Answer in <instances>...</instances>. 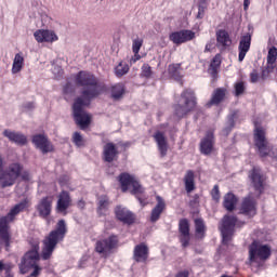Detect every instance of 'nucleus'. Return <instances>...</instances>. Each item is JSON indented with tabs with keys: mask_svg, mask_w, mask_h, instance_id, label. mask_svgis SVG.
<instances>
[{
	"mask_svg": "<svg viewBox=\"0 0 277 277\" xmlns=\"http://www.w3.org/2000/svg\"><path fill=\"white\" fill-rule=\"evenodd\" d=\"M75 83L82 88L81 97H77L72 105V116L76 124L85 131L92 124V115L88 114L83 107L90 105V101L103 94L105 85L101 84L98 78L90 71H79L75 76Z\"/></svg>",
	"mask_w": 277,
	"mask_h": 277,
	"instance_id": "1",
	"label": "nucleus"
},
{
	"mask_svg": "<svg viewBox=\"0 0 277 277\" xmlns=\"http://www.w3.org/2000/svg\"><path fill=\"white\" fill-rule=\"evenodd\" d=\"M66 233H68V227L66 226V221L62 219L56 223L55 228L42 240L41 255L39 242H35L32 249L23 255L21 263L18 264L21 274H27L31 267H36L40 258L42 261H49L51 256H53L57 243H62L66 238Z\"/></svg>",
	"mask_w": 277,
	"mask_h": 277,
	"instance_id": "2",
	"label": "nucleus"
},
{
	"mask_svg": "<svg viewBox=\"0 0 277 277\" xmlns=\"http://www.w3.org/2000/svg\"><path fill=\"white\" fill-rule=\"evenodd\" d=\"M27 209V200L16 203L6 215L0 217V239L4 242L6 252H10L12 246V235L10 234V224L16 220L18 213Z\"/></svg>",
	"mask_w": 277,
	"mask_h": 277,
	"instance_id": "3",
	"label": "nucleus"
},
{
	"mask_svg": "<svg viewBox=\"0 0 277 277\" xmlns=\"http://www.w3.org/2000/svg\"><path fill=\"white\" fill-rule=\"evenodd\" d=\"M3 156L0 155V187H13L16 185V181L23 176V170L25 167L21 162H12L8 167L3 168Z\"/></svg>",
	"mask_w": 277,
	"mask_h": 277,
	"instance_id": "4",
	"label": "nucleus"
},
{
	"mask_svg": "<svg viewBox=\"0 0 277 277\" xmlns=\"http://www.w3.org/2000/svg\"><path fill=\"white\" fill-rule=\"evenodd\" d=\"M181 98L184 101V105L175 104L174 105V116L182 120V118H186L192 111L196 110L198 107V97H196V92L192 89H185L181 93Z\"/></svg>",
	"mask_w": 277,
	"mask_h": 277,
	"instance_id": "5",
	"label": "nucleus"
},
{
	"mask_svg": "<svg viewBox=\"0 0 277 277\" xmlns=\"http://www.w3.org/2000/svg\"><path fill=\"white\" fill-rule=\"evenodd\" d=\"M253 142L256 151L262 159H265V157H277V154L272 155V147L265 135V129L259 126V122L256 121H254Z\"/></svg>",
	"mask_w": 277,
	"mask_h": 277,
	"instance_id": "6",
	"label": "nucleus"
},
{
	"mask_svg": "<svg viewBox=\"0 0 277 277\" xmlns=\"http://www.w3.org/2000/svg\"><path fill=\"white\" fill-rule=\"evenodd\" d=\"M246 226L245 221H240L236 215L225 214L222 219L221 234L223 238V245L228 246L233 241V235H235V228H242Z\"/></svg>",
	"mask_w": 277,
	"mask_h": 277,
	"instance_id": "7",
	"label": "nucleus"
},
{
	"mask_svg": "<svg viewBox=\"0 0 277 277\" xmlns=\"http://www.w3.org/2000/svg\"><path fill=\"white\" fill-rule=\"evenodd\" d=\"M131 146L130 142H118V144L114 142H107L103 146L102 159L106 163H113V161H118V157L120 153H127L129 147Z\"/></svg>",
	"mask_w": 277,
	"mask_h": 277,
	"instance_id": "8",
	"label": "nucleus"
},
{
	"mask_svg": "<svg viewBox=\"0 0 277 277\" xmlns=\"http://www.w3.org/2000/svg\"><path fill=\"white\" fill-rule=\"evenodd\" d=\"M118 183L120 184L121 192L127 194L129 187H131L132 196H137V194H144V187L140 184V180L134 174L129 172H122L117 177Z\"/></svg>",
	"mask_w": 277,
	"mask_h": 277,
	"instance_id": "9",
	"label": "nucleus"
},
{
	"mask_svg": "<svg viewBox=\"0 0 277 277\" xmlns=\"http://www.w3.org/2000/svg\"><path fill=\"white\" fill-rule=\"evenodd\" d=\"M120 247V237L116 234H111L107 238L97 240L95 242V252L101 254L103 259H107L114 254V250H118Z\"/></svg>",
	"mask_w": 277,
	"mask_h": 277,
	"instance_id": "10",
	"label": "nucleus"
},
{
	"mask_svg": "<svg viewBox=\"0 0 277 277\" xmlns=\"http://www.w3.org/2000/svg\"><path fill=\"white\" fill-rule=\"evenodd\" d=\"M272 256V247L263 245L254 240L249 246V264L259 263V261H267Z\"/></svg>",
	"mask_w": 277,
	"mask_h": 277,
	"instance_id": "11",
	"label": "nucleus"
},
{
	"mask_svg": "<svg viewBox=\"0 0 277 277\" xmlns=\"http://www.w3.org/2000/svg\"><path fill=\"white\" fill-rule=\"evenodd\" d=\"M248 179L251 181V185L254 192H258L261 196L265 192V175L261 172V168L253 167L249 173Z\"/></svg>",
	"mask_w": 277,
	"mask_h": 277,
	"instance_id": "12",
	"label": "nucleus"
},
{
	"mask_svg": "<svg viewBox=\"0 0 277 277\" xmlns=\"http://www.w3.org/2000/svg\"><path fill=\"white\" fill-rule=\"evenodd\" d=\"M258 202L254 197L248 195L247 197L242 198V201L239 207V215H245L248 220H252L258 213Z\"/></svg>",
	"mask_w": 277,
	"mask_h": 277,
	"instance_id": "13",
	"label": "nucleus"
},
{
	"mask_svg": "<svg viewBox=\"0 0 277 277\" xmlns=\"http://www.w3.org/2000/svg\"><path fill=\"white\" fill-rule=\"evenodd\" d=\"M31 142L34 146L42 153V155L55 151V146H53V143L49 141V136H47V134H35L32 135Z\"/></svg>",
	"mask_w": 277,
	"mask_h": 277,
	"instance_id": "14",
	"label": "nucleus"
},
{
	"mask_svg": "<svg viewBox=\"0 0 277 277\" xmlns=\"http://www.w3.org/2000/svg\"><path fill=\"white\" fill-rule=\"evenodd\" d=\"M195 38L196 32L189 29L173 31L169 35V40L177 47L181 44H185V42H192V40H194Z\"/></svg>",
	"mask_w": 277,
	"mask_h": 277,
	"instance_id": "15",
	"label": "nucleus"
},
{
	"mask_svg": "<svg viewBox=\"0 0 277 277\" xmlns=\"http://www.w3.org/2000/svg\"><path fill=\"white\" fill-rule=\"evenodd\" d=\"M199 150L201 155L209 156L215 150V134L212 130L206 132L205 137L199 143Z\"/></svg>",
	"mask_w": 277,
	"mask_h": 277,
	"instance_id": "16",
	"label": "nucleus"
},
{
	"mask_svg": "<svg viewBox=\"0 0 277 277\" xmlns=\"http://www.w3.org/2000/svg\"><path fill=\"white\" fill-rule=\"evenodd\" d=\"M179 239L180 243H182V248H187L189 246V241H192L189 220L181 219L179 221Z\"/></svg>",
	"mask_w": 277,
	"mask_h": 277,
	"instance_id": "17",
	"label": "nucleus"
},
{
	"mask_svg": "<svg viewBox=\"0 0 277 277\" xmlns=\"http://www.w3.org/2000/svg\"><path fill=\"white\" fill-rule=\"evenodd\" d=\"M70 207H72V198H70V193L67 190L61 192L56 202L57 213L68 215V209H70Z\"/></svg>",
	"mask_w": 277,
	"mask_h": 277,
	"instance_id": "18",
	"label": "nucleus"
},
{
	"mask_svg": "<svg viewBox=\"0 0 277 277\" xmlns=\"http://www.w3.org/2000/svg\"><path fill=\"white\" fill-rule=\"evenodd\" d=\"M250 47H252V34L246 32L240 37L238 44V62H243L246 60V55L250 51Z\"/></svg>",
	"mask_w": 277,
	"mask_h": 277,
	"instance_id": "19",
	"label": "nucleus"
},
{
	"mask_svg": "<svg viewBox=\"0 0 277 277\" xmlns=\"http://www.w3.org/2000/svg\"><path fill=\"white\" fill-rule=\"evenodd\" d=\"M39 217L47 220L49 215H51V211H53V199L49 196L43 197L36 207Z\"/></svg>",
	"mask_w": 277,
	"mask_h": 277,
	"instance_id": "20",
	"label": "nucleus"
},
{
	"mask_svg": "<svg viewBox=\"0 0 277 277\" xmlns=\"http://www.w3.org/2000/svg\"><path fill=\"white\" fill-rule=\"evenodd\" d=\"M153 137L157 144L160 157H161V159H163V157H167L168 150L170 148V145H168V138L166 137V133H163L161 131H157L153 135Z\"/></svg>",
	"mask_w": 277,
	"mask_h": 277,
	"instance_id": "21",
	"label": "nucleus"
},
{
	"mask_svg": "<svg viewBox=\"0 0 277 277\" xmlns=\"http://www.w3.org/2000/svg\"><path fill=\"white\" fill-rule=\"evenodd\" d=\"M35 40L38 42H57L60 38L53 30L49 29H38L37 31L34 32Z\"/></svg>",
	"mask_w": 277,
	"mask_h": 277,
	"instance_id": "22",
	"label": "nucleus"
},
{
	"mask_svg": "<svg viewBox=\"0 0 277 277\" xmlns=\"http://www.w3.org/2000/svg\"><path fill=\"white\" fill-rule=\"evenodd\" d=\"M233 44V39L230 35L225 29H220L216 31V47L220 51H226Z\"/></svg>",
	"mask_w": 277,
	"mask_h": 277,
	"instance_id": "23",
	"label": "nucleus"
},
{
	"mask_svg": "<svg viewBox=\"0 0 277 277\" xmlns=\"http://www.w3.org/2000/svg\"><path fill=\"white\" fill-rule=\"evenodd\" d=\"M226 94H228V89L226 88H216L212 92L210 101L206 104L207 107H213V105L217 106L221 103L226 101Z\"/></svg>",
	"mask_w": 277,
	"mask_h": 277,
	"instance_id": "24",
	"label": "nucleus"
},
{
	"mask_svg": "<svg viewBox=\"0 0 277 277\" xmlns=\"http://www.w3.org/2000/svg\"><path fill=\"white\" fill-rule=\"evenodd\" d=\"M149 254H150V252L148 250V246H146V243L142 242L134 247L133 260L135 261V263H146V261H148Z\"/></svg>",
	"mask_w": 277,
	"mask_h": 277,
	"instance_id": "25",
	"label": "nucleus"
},
{
	"mask_svg": "<svg viewBox=\"0 0 277 277\" xmlns=\"http://www.w3.org/2000/svg\"><path fill=\"white\" fill-rule=\"evenodd\" d=\"M115 215L119 222H122V224H128L131 226V224L135 223V215H133L131 211L120 206L115 209Z\"/></svg>",
	"mask_w": 277,
	"mask_h": 277,
	"instance_id": "26",
	"label": "nucleus"
},
{
	"mask_svg": "<svg viewBox=\"0 0 277 277\" xmlns=\"http://www.w3.org/2000/svg\"><path fill=\"white\" fill-rule=\"evenodd\" d=\"M3 135L4 137H8L10 142H13V144H16L17 146H26L27 144V136L21 132L4 130Z\"/></svg>",
	"mask_w": 277,
	"mask_h": 277,
	"instance_id": "27",
	"label": "nucleus"
},
{
	"mask_svg": "<svg viewBox=\"0 0 277 277\" xmlns=\"http://www.w3.org/2000/svg\"><path fill=\"white\" fill-rule=\"evenodd\" d=\"M156 206L151 210L150 214V222L155 223L158 222V220L161 217V213L166 211V200H163V197L157 195L156 196Z\"/></svg>",
	"mask_w": 277,
	"mask_h": 277,
	"instance_id": "28",
	"label": "nucleus"
},
{
	"mask_svg": "<svg viewBox=\"0 0 277 277\" xmlns=\"http://www.w3.org/2000/svg\"><path fill=\"white\" fill-rule=\"evenodd\" d=\"M237 196H235V194L233 193H227L224 196L223 199V207L226 211H229V213H233V211H235L236 207H237Z\"/></svg>",
	"mask_w": 277,
	"mask_h": 277,
	"instance_id": "29",
	"label": "nucleus"
},
{
	"mask_svg": "<svg viewBox=\"0 0 277 277\" xmlns=\"http://www.w3.org/2000/svg\"><path fill=\"white\" fill-rule=\"evenodd\" d=\"M24 66H25V57L23 56V52H19L15 54V57L13 60V65L11 69L12 75H18V72L23 70Z\"/></svg>",
	"mask_w": 277,
	"mask_h": 277,
	"instance_id": "30",
	"label": "nucleus"
},
{
	"mask_svg": "<svg viewBox=\"0 0 277 277\" xmlns=\"http://www.w3.org/2000/svg\"><path fill=\"white\" fill-rule=\"evenodd\" d=\"M184 185L187 194H192V192L196 189L195 174L193 170L186 171V174L184 175Z\"/></svg>",
	"mask_w": 277,
	"mask_h": 277,
	"instance_id": "31",
	"label": "nucleus"
},
{
	"mask_svg": "<svg viewBox=\"0 0 277 277\" xmlns=\"http://www.w3.org/2000/svg\"><path fill=\"white\" fill-rule=\"evenodd\" d=\"M195 233L198 239H205L207 235V225H205V220L195 219Z\"/></svg>",
	"mask_w": 277,
	"mask_h": 277,
	"instance_id": "32",
	"label": "nucleus"
},
{
	"mask_svg": "<svg viewBox=\"0 0 277 277\" xmlns=\"http://www.w3.org/2000/svg\"><path fill=\"white\" fill-rule=\"evenodd\" d=\"M110 94L114 101H120V98L124 96V84H121V83L114 84L110 89Z\"/></svg>",
	"mask_w": 277,
	"mask_h": 277,
	"instance_id": "33",
	"label": "nucleus"
},
{
	"mask_svg": "<svg viewBox=\"0 0 277 277\" xmlns=\"http://www.w3.org/2000/svg\"><path fill=\"white\" fill-rule=\"evenodd\" d=\"M277 48L276 47H272L268 50V54H267V63L271 68L274 66L275 68H277Z\"/></svg>",
	"mask_w": 277,
	"mask_h": 277,
	"instance_id": "34",
	"label": "nucleus"
},
{
	"mask_svg": "<svg viewBox=\"0 0 277 277\" xmlns=\"http://www.w3.org/2000/svg\"><path fill=\"white\" fill-rule=\"evenodd\" d=\"M168 72L172 79H181V64L169 65Z\"/></svg>",
	"mask_w": 277,
	"mask_h": 277,
	"instance_id": "35",
	"label": "nucleus"
},
{
	"mask_svg": "<svg viewBox=\"0 0 277 277\" xmlns=\"http://www.w3.org/2000/svg\"><path fill=\"white\" fill-rule=\"evenodd\" d=\"M129 72V64L124 62H120L118 66L115 68L116 77H124Z\"/></svg>",
	"mask_w": 277,
	"mask_h": 277,
	"instance_id": "36",
	"label": "nucleus"
},
{
	"mask_svg": "<svg viewBox=\"0 0 277 277\" xmlns=\"http://www.w3.org/2000/svg\"><path fill=\"white\" fill-rule=\"evenodd\" d=\"M220 66H222V55L221 54H216L212 58V62L210 64V68H212L213 75H217V68H220Z\"/></svg>",
	"mask_w": 277,
	"mask_h": 277,
	"instance_id": "37",
	"label": "nucleus"
},
{
	"mask_svg": "<svg viewBox=\"0 0 277 277\" xmlns=\"http://www.w3.org/2000/svg\"><path fill=\"white\" fill-rule=\"evenodd\" d=\"M153 75V67H150L149 64H143V66L141 67V77L143 79H150Z\"/></svg>",
	"mask_w": 277,
	"mask_h": 277,
	"instance_id": "38",
	"label": "nucleus"
},
{
	"mask_svg": "<svg viewBox=\"0 0 277 277\" xmlns=\"http://www.w3.org/2000/svg\"><path fill=\"white\" fill-rule=\"evenodd\" d=\"M109 208V200L102 198L98 201L97 213L98 215H105V211Z\"/></svg>",
	"mask_w": 277,
	"mask_h": 277,
	"instance_id": "39",
	"label": "nucleus"
},
{
	"mask_svg": "<svg viewBox=\"0 0 277 277\" xmlns=\"http://www.w3.org/2000/svg\"><path fill=\"white\" fill-rule=\"evenodd\" d=\"M72 143L75 146H78V148H81V146H85V141L83 140V136L80 132H75L72 134Z\"/></svg>",
	"mask_w": 277,
	"mask_h": 277,
	"instance_id": "40",
	"label": "nucleus"
},
{
	"mask_svg": "<svg viewBox=\"0 0 277 277\" xmlns=\"http://www.w3.org/2000/svg\"><path fill=\"white\" fill-rule=\"evenodd\" d=\"M275 70H277V67H271L269 64L266 63V67L262 69L260 79L262 81H265V79H267V77H269V75H272V72H274Z\"/></svg>",
	"mask_w": 277,
	"mask_h": 277,
	"instance_id": "41",
	"label": "nucleus"
},
{
	"mask_svg": "<svg viewBox=\"0 0 277 277\" xmlns=\"http://www.w3.org/2000/svg\"><path fill=\"white\" fill-rule=\"evenodd\" d=\"M237 120H239V110H233L227 117V126L235 128Z\"/></svg>",
	"mask_w": 277,
	"mask_h": 277,
	"instance_id": "42",
	"label": "nucleus"
},
{
	"mask_svg": "<svg viewBox=\"0 0 277 277\" xmlns=\"http://www.w3.org/2000/svg\"><path fill=\"white\" fill-rule=\"evenodd\" d=\"M235 96H241L246 93V83L243 81L236 82L234 85Z\"/></svg>",
	"mask_w": 277,
	"mask_h": 277,
	"instance_id": "43",
	"label": "nucleus"
},
{
	"mask_svg": "<svg viewBox=\"0 0 277 277\" xmlns=\"http://www.w3.org/2000/svg\"><path fill=\"white\" fill-rule=\"evenodd\" d=\"M205 12H207V1L201 0L198 4V13H197V18L202 19L205 18Z\"/></svg>",
	"mask_w": 277,
	"mask_h": 277,
	"instance_id": "44",
	"label": "nucleus"
},
{
	"mask_svg": "<svg viewBox=\"0 0 277 277\" xmlns=\"http://www.w3.org/2000/svg\"><path fill=\"white\" fill-rule=\"evenodd\" d=\"M210 195L214 202H220V198H222V195L220 193V185H214L210 192Z\"/></svg>",
	"mask_w": 277,
	"mask_h": 277,
	"instance_id": "45",
	"label": "nucleus"
},
{
	"mask_svg": "<svg viewBox=\"0 0 277 277\" xmlns=\"http://www.w3.org/2000/svg\"><path fill=\"white\" fill-rule=\"evenodd\" d=\"M144 44L143 39H134L132 42V51L133 53H140V49H142V45Z\"/></svg>",
	"mask_w": 277,
	"mask_h": 277,
	"instance_id": "46",
	"label": "nucleus"
},
{
	"mask_svg": "<svg viewBox=\"0 0 277 277\" xmlns=\"http://www.w3.org/2000/svg\"><path fill=\"white\" fill-rule=\"evenodd\" d=\"M261 79V76L259 75V70L253 69L250 74V81L251 83H258V81Z\"/></svg>",
	"mask_w": 277,
	"mask_h": 277,
	"instance_id": "47",
	"label": "nucleus"
},
{
	"mask_svg": "<svg viewBox=\"0 0 277 277\" xmlns=\"http://www.w3.org/2000/svg\"><path fill=\"white\" fill-rule=\"evenodd\" d=\"M31 269H34L32 274H30V277H38L42 273V267L38 264H35V266H31Z\"/></svg>",
	"mask_w": 277,
	"mask_h": 277,
	"instance_id": "48",
	"label": "nucleus"
},
{
	"mask_svg": "<svg viewBox=\"0 0 277 277\" xmlns=\"http://www.w3.org/2000/svg\"><path fill=\"white\" fill-rule=\"evenodd\" d=\"M63 92H64V94H72V92H75V87H72L71 82H67L64 85Z\"/></svg>",
	"mask_w": 277,
	"mask_h": 277,
	"instance_id": "49",
	"label": "nucleus"
},
{
	"mask_svg": "<svg viewBox=\"0 0 277 277\" xmlns=\"http://www.w3.org/2000/svg\"><path fill=\"white\" fill-rule=\"evenodd\" d=\"M174 277H189V271L188 269L180 271L176 273Z\"/></svg>",
	"mask_w": 277,
	"mask_h": 277,
	"instance_id": "50",
	"label": "nucleus"
},
{
	"mask_svg": "<svg viewBox=\"0 0 277 277\" xmlns=\"http://www.w3.org/2000/svg\"><path fill=\"white\" fill-rule=\"evenodd\" d=\"M233 128L232 126H227L223 129V135H225V137H228V135H230V132L233 131Z\"/></svg>",
	"mask_w": 277,
	"mask_h": 277,
	"instance_id": "51",
	"label": "nucleus"
},
{
	"mask_svg": "<svg viewBox=\"0 0 277 277\" xmlns=\"http://www.w3.org/2000/svg\"><path fill=\"white\" fill-rule=\"evenodd\" d=\"M212 49H213V42L210 41L206 44L205 53H211Z\"/></svg>",
	"mask_w": 277,
	"mask_h": 277,
	"instance_id": "52",
	"label": "nucleus"
},
{
	"mask_svg": "<svg viewBox=\"0 0 277 277\" xmlns=\"http://www.w3.org/2000/svg\"><path fill=\"white\" fill-rule=\"evenodd\" d=\"M138 60H142V56L140 53H134V56L131 58L130 63L135 64V62H138Z\"/></svg>",
	"mask_w": 277,
	"mask_h": 277,
	"instance_id": "53",
	"label": "nucleus"
},
{
	"mask_svg": "<svg viewBox=\"0 0 277 277\" xmlns=\"http://www.w3.org/2000/svg\"><path fill=\"white\" fill-rule=\"evenodd\" d=\"M250 8V0H243V10H248Z\"/></svg>",
	"mask_w": 277,
	"mask_h": 277,
	"instance_id": "54",
	"label": "nucleus"
},
{
	"mask_svg": "<svg viewBox=\"0 0 277 277\" xmlns=\"http://www.w3.org/2000/svg\"><path fill=\"white\" fill-rule=\"evenodd\" d=\"M3 269H5V264L3 263V261H0V272H3Z\"/></svg>",
	"mask_w": 277,
	"mask_h": 277,
	"instance_id": "55",
	"label": "nucleus"
},
{
	"mask_svg": "<svg viewBox=\"0 0 277 277\" xmlns=\"http://www.w3.org/2000/svg\"><path fill=\"white\" fill-rule=\"evenodd\" d=\"M27 107H28V109H31L34 107V103H28Z\"/></svg>",
	"mask_w": 277,
	"mask_h": 277,
	"instance_id": "56",
	"label": "nucleus"
},
{
	"mask_svg": "<svg viewBox=\"0 0 277 277\" xmlns=\"http://www.w3.org/2000/svg\"><path fill=\"white\" fill-rule=\"evenodd\" d=\"M27 176H29V174H27V172H25V174L23 175V179H24L25 181H27Z\"/></svg>",
	"mask_w": 277,
	"mask_h": 277,
	"instance_id": "57",
	"label": "nucleus"
},
{
	"mask_svg": "<svg viewBox=\"0 0 277 277\" xmlns=\"http://www.w3.org/2000/svg\"><path fill=\"white\" fill-rule=\"evenodd\" d=\"M137 200L143 205L144 200H142V198L137 197Z\"/></svg>",
	"mask_w": 277,
	"mask_h": 277,
	"instance_id": "58",
	"label": "nucleus"
},
{
	"mask_svg": "<svg viewBox=\"0 0 277 277\" xmlns=\"http://www.w3.org/2000/svg\"><path fill=\"white\" fill-rule=\"evenodd\" d=\"M1 241H2V243H5V242L0 238V252H1Z\"/></svg>",
	"mask_w": 277,
	"mask_h": 277,
	"instance_id": "59",
	"label": "nucleus"
},
{
	"mask_svg": "<svg viewBox=\"0 0 277 277\" xmlns=\"http://www.w3.org/2000/svg\"><path fill=\"white\" fill-rule=\"evenodd\" d=\"M5 277H14L13 275H11V274H6V276Z\"/></svg>",
	"mask_w": 277,
	"mask_h": 277,
	"instance_id": "60",
	"label": "nucleus"
}]
</instances>
